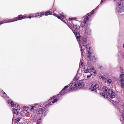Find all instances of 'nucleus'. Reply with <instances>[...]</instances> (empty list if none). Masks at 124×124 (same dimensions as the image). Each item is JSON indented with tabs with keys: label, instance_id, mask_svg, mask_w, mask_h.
Instances as JSON below:
<instances>
[{
	"label": "nucleus",
	"instance_id": "nucleus-1",
	"mask_svg": "<svg viewBox=\"0 0 124 124\" xmlns=\"http://www.w3.org/2000/svg\"><path fill=\"white\" fill-rule=\"evenodd\" d=\"M102 90L103 92L100 93V95L101 97L104 98H108L111 99L115 97V93L106 86L103 87Z\"/></svg>",
	"mask_w": 124,
	"mask_h": 124
},
{
	"label": "nucleus",
	"instance_id": "nucleus-2",
	"mask_svg": "<svg viewBox=\"0 0 124 124\" xmlns=\"http://www.w3.org/2000/svg\"><path fill=\"white\" fill-rule=\"evenodd\" d=\"M34 17V15H33L31 14L27 17L26 16L24 15L23 16L22 15H18L17 17L13 18L12 19H9L8 20V22H11L14 21H16L17 20H22L25 18H31V17Z\"/></svg>",
	"mask_w": 124,
	"mask_h": 124
},
{
	"label": "nucleus",
	"instance_id": "nucleus-3",
	"mask_svg": "<svg viewBox=\"0 0 124 124\" xmlns=\"http://www.w3.org/2000/svg\"><path fill=\"white\" fill-rule=\"evenodd\" d=\"M116 8L117 12L121 13L124 11V7L121 2L117 3L116 5Z\"/></svg>",
	"mask_w": 124,
	"mask_h": 124
},
{
	"label": "nucleus",
	"instance_id": "nucleus-4",
	"mask_svg": "<svg viewBox=\"0 0 124 124\" xmlns=\"http://www.w3.org/2000/svg\"><path fill=\"white\" fill-rule=\"evenodd\" d=\"M54 11L53 12V15L57 17L58 18L61 20L62 21H63V19L65 17L66 15L65 14H64V13L62 12L61 13L59 14L58 15L56 14L54 12Z\"/></svg>",
	"mask_w": 124,
	"mask_h": 124
},
{
	"label": "nucleus",
	"instance_id": "nucleus-5",
	"mask_svg": "<svg viewBox=\"0 0 124 124\" xmlns=\"http://www.w3.org/2000/svg\"><path fill=\"white\" fill-rule=\"evenodd\" d=\"M91 87L92 91L97 92V90L99 87V85L96 84H93L91 85Z\"/></svg>",
	"mask_w": 124,
	"mask_h": 124
},
{
	"label": "nucleus",
	"instance_id": "nucleus-6",
	"mask_svg": "<svg viewBox=\"0 0 124 124\" xmlns=\"http://www.w3.org/2000/svg\"><path fill=\"white\" fill-rule=\"evenodd\" d=\"M46 108L45 107H42L41 108H39L36 110V112L38 114L42 113L45 110Z\"/></svg>",
	"mask_w": 124,
	"mask_h": 124
},
{
	"label": "nucleus",
	"instance_id": "nucleus-7",
	"mask_svg": "<svg viewBox=\"0 0 124 124\" xmlns=\"http://www.w3.org/2000/svg\"><path fill=\"white\" fill-rule=\"evenodd\" d=\"M88 58H89L93 62H96V59L94 55H92L91 53L89 54H88Z\"/></svg>",
	"mask_w": 124,
	"mask_h": 124
},
{
	"label": "nucleus",
	"instance_id": "nucleus-8",
	"mask_svg": "<svg viewBox=\"0 0 124 124\" xmlns=\"http://www.w3.org/2000/svg\"><path fill=\"white\" fill-rule=\"evenodd\" d=\"M85 33L87 35H90L91 33V30L88 25L86 26L85 30Z\"/></svg>",
	"mask_w": 124,
	"mask_h": 124
},
{
	"label": "nucleus",
	"instance_id": "nucleus-9",
	"mask_svg": "<svg viewBox=\"0 0 124 124\" xmlns=\"http://www.w3.org/2000/svg\"><path fill=\"white\" fill-rule=\"evenodd\" d=\"M76 86V84H73L70 86V89H69L70 91L76 90L77 89V88L78 87Z\"/></svg>",
	"mask_w": 124,
	"mask_h": 124
},
{
	"label": "nucleus",
	"instance_id": "nucleus-10",
	"mask_svg": "<svg viewBox=\"0 0 124 124\" xmlns=\"http://www.w3.org/2000/svg\"><path fill=\"white\" fill-rule=\"evenodd\" d=\"M44 15V13L43 12H40L36 13L35 15V17L39 16V17L43 16Z\"/></svg>",
	"mask_w": 124,
	"mask_h": 124
},
{
	"label": "nucleus",
	"instance_id": "nucleus-11",
	"mask_svg": "<svg viewBox=\"0 0 124 124\" xmlns=\"http://www.w3.org/2000/svg\"><path fill=\"white\" fill-rule=\"evenodd\" d=\"M12 112H13V116H16L18 113V109H16L15 108H13Z\"/></svg>",
	"mask_w": 124,
	"mask_h": 124
},
{
	"label": "nucleus",
	"instance_id": "nucleus-12",
	"mask_svg": "<svg viewBox=\"0 0 124 124\" xmlns=\"http://www.w3.org/2000/svg\"><path fill=\"white\" fill-rule=\"evenodd\" d=\"M76 84V86H77L78 87H79V86H82L84 85V83L82 81L80 80Z\"/></svg>",
	"mask_w": 124,
	"mask_h": 124
},
{
	"label": "nucleus",
	"instance_id": "nucleus-13",
	"mask_svg": "<svg viewBox=\"0 0 124 124\" xmlns=\"http://www.w3.org/2000/svg\"><path fill=\"white\" fill-rule=\"evenodd\" d=\"M85 47L87 51V54H88L91 53V52L90 51H89L90 50L91 51V47H89L88 45H86L85 46Z\"/></svg>",
	"mask_w": 124,
	"mask_h": 124
},
{
	"label": "nucleus",
	"instance_id": "nucleus-14",
	"mask_svg": "<svg viewBox=\"0 0 124 124\" xmlns=\"http://www.w3.org/2000/svg\"><path fill=\"white\" fill-rule=\"evenodd\" d=\"M51 105V102L50 101H48L45 102L44 104V105L45 107H45H46V108L48 107L50 105Z\"/></svg>",
	"mask_w": 124,
	"mask_h": 124
},
{
	"label": "nucleus",
	"instance_id": "nucleus-15",
	"mask_svg": "<svg viewBox=\"0 0 124 124\" xmlns=\"http://www.w3.org/2000/svg\"><path fill=\"white\" fill-rule=\"evenodd\" d=\"M82 39V46H85L86 44L87 40L85 38H84L83 37Z\"/></svg>",
	"mask_w": 124,
	"mask_h": 124
},
{
	"label": "nucleus",
	"instance_id": "nucleus-16",
	"mask_svg": "<svg viewBox=\"0 0 124 124\" xmlns=\"http://www.w3.org/2000/svg\"><path fill=\"white\" fill-rule=\"evenodd\" d=\"M66 91L63 89H62L61 92L59 94H58L57 95V96H59V95H60L61 96L65 94L66 93Z\"/></svg>",
	"mask_w": 124,
	"mask_h": 124
},
{
	"label": "nucleus",
	"instance_id": "nucleus-17",
	"mask_svg": "<svg viewBox=\"0 0 124 124\" xmlns=\"http://www.w3.org/2000/svg\"><path fill=\"white\" fill-rule=\"evenodd\" d=\"M89 18L88 17L86 16H85V19H84V25H82V28L85 25V24H86V22L89 19Z\"/></svg>",
	"mask_w": 124,
	"mask_h": 124
},
{
	"label": "nucleus",
	"instance_id": "nucleus-18",
	"mask_svg": "<svg viewBox=\"0 0 124 124\" xmlns=\"http://www.w3.org/2000/svg\"><path fill=\"white\" fill-rule=\"evenodd\" d=\"M92 70L91 68L90 69H89L88 68V67L87 69H85V67H84V72L85 73H86L88 72H91Z\"/></svg>",
	"mask_w": 124,
	"mask_h": 124
},
{
	"label": "nucleus",
	"instance_id": "nucleus-19",
	"mask_svg": "<svg viewBox=\"0 0 124 124\" xmlns=\"http://www.w3.org/2000/svg\"><path fill=\"white\" fill-rule=\"evenodd\" d=\"M94 11L95 10L94 9L91 12L88 13L86 15L89 18H90L91 16L93 14L94 12Z\"/></svg>",
	"mask_w": 124,
	"mask_h": 124
},
{
	"label": "nucleus",
	"instance_id": "nucleus-20",
	"mask_svg": "<svg viewBox=\"0 0 124 124\" xmlns=\"http://www.w3.org/2000/svg\"><path fill=\"white\" fill-rule=\"evenodd\" d=\"M44 15L46 16H47L48 15H52L53 13L52 12L50 11H48L45 12Z\"/></svg>",
	"mask_w": 124,
	"mask_h": 124
},
{
	"label": "nucleus",
	"instance_id": "nucleus-21",
	"mask_svg": "<svg viewBox=\"0 0 124 124\" xmlns=\"http://www.w3.org/2000/svg\"><path fill=\"white\" fill-rule=\"evenodd\" d=\"M25 111L24 110H22L20 112V115L21 116H24L25 115Z\"/></svg>",
	"mask_w": 124,
	"mask_h": 124
},
{
	"label": "nucleus",
	"instance_id": "nucleus-22",
	"mask_svg": "<svg viewBox=\"0 0 124 124\" xmlns=\"http://www.w3.org/2000/svg\"><path fill=\"white\" fill-rule=\"evenodd\" d=\"M77 39L78 41H81L80 36L79 33H78L77 35L75 36Z\"/></svg>",
	"mask_w": 124,
	"mask_h": 124
},
{
	"label": "nucleus",
	"instance_id": "nucleus-23",
	"mask_svg": "<svg viewBox=\"0 0 124 124\" xmlns=\"http://www.w3.org/2000/svg\"><path fill=\"white\" fill-rule=\"evenodd\" d=\"M1 95L2 97L4 98L6 96V94L5 92L2 91L1 93Z\"/></svg>",
	"mask_w": 124,
	"mask_h": 124
},
{
	"label": "nucleus",
	"instance_id": "nucleus-24",
	"mask_svg": "<svg viewBox=\"0 0 124 124\" xmlns=\"http://www.w3.org/2000/svg\"><path fill=\"white\" fill-rule=\"evenodd\" d=\"M21 119V118L20 117H19L17 118L16 119H15V122L16 123H17Z\"/></svg>",
	"mask_w": 124,
	"mask_h": 124
},
{
	"label": "nucleus",
	"instance_id": "nucleus-25",
	"mask_svg": "<svg viewBox=\"0 0 124 124\" xmlns=\"http://www.w3.org/2000/svg\"><path fill=\"white\" fill-rule=\"evenodd\" d=\"M57 95H55V96H53L52 97H51L50 99L48 101H50L51 102V100H52L53 99H54L55 97H56L57 96Z\"/></svg>",
	"mask_w": 124,
	"mask_h": 124
},
{
	"label": "nucleus",
	"instance_id": "nucleus-26",
	"mask_svg": "<svg viewBox=\"0 0 124 124\" xmlns=\"http://www.w3.org/2000/svg\"><path fill=\"white\" fill-rule=\"evenodd\" d=\"M80 47L81 48L80 50L81 51V54L83 55V49H82V47L80 45Z\"/></svg>",
	"mask_w": 124,
	"mask_h": 124
},
{
	"label": "nucleus",
	"instance_id": "nucleus-27",
	"mask_svg": "<svg viewBox=\"0 0 124 124\" xmlns=\"http://www.w3.org/2000/svg\"><path fill=\"white\" fill-rule=\"evenodd\" d=\"M124 77V74L122 73V74H121L120 76V78H121V79L123 78H123Z\"/></svg>",
	"mask_w": 124,
	"mask_h": 124
},
{
	"label": "nucleus",
	"instance_id": "nucleus-28",
	"mask_svg": "<svg viewBox=\"0 0 124 124\" xmlns=\"http://www.w3.org/2000/svg\"><path fill=\"white\" fill-rule=\"evenodd\" d=\"M41 118H40L37 121V124H39L41 122Z\"/></svg>",
	"mask_w": 124,
	"mask_h": 124
},
{
	"label": "nucleus",
	"instance_id": "nucleus-29",
	"mask_svg": "<svg viewBox=\"0 0 124 124\" xmlns=\"http://www.w3.org/2000/svg\"><path fill=\"white\" fill-rule=\"evenodd\" d=\"M73 28L77 30L78 28V26L77 25H74L73 24Z\"/></svg>",
	"mask_w": 124,
	"mask_h": 124
},
{
	"label": "nucleus",
	"instance_id": "nucleus-30",
	"mask_svg": "<svg viewBox=\"0 0 124 124\" xmlns=\"http://www.w3.org/2000/svg\"><path fill=\"white\" fill-rule=\"evenodd\" d=\"M120 71L122 73H124V70H123V68L122 67H120Z\"/></svg>",
	"mask_w": 124,
	"mask_h": 124
},
{
	"label": "nucleus",
	"instance_id": "nucleus-31",
	"mask_svg": "<svg viewBox=\"0 0 124 124\" xmlns=\"http://www.w3.org/2000/svg\"><path fill=\"white\" fill-rule=\"evenodd\" d=\"M57 99H54L52 101V103H54L55 102H56L58 101Z\"/></svg>",
	"mask_w": 124,
	"mask_h": 124
},
{
	"label": "nucleus",
	"instance_id": "nucleus-32",
	"mask_svg": "<svg viewBox=\"0 0 124 124\" xmlns=\"http://www.w3.org/2000/svg\"><path fill=\"white\" fill-rule=\"evenodd\" d=\"M70 85L69 84V85H67V86H65L63 89L65 90L66 89H67L68 87L69 86L70 87Z\"/></svg>",
	"mask_w": 124,
	"mask_h": 124
},
{
	"label": "nucleus",
	"instance_id": "nucleus-33",
	"mask_svg": "<svg viewBox=\"0 0 124 124\" xmlns=\"http://www.w3.org/2000/svg\"><path fill=\"white\" fill-rule=\"evenodd\" d=\"M10 104L13 107L14 106V102L11 100V101Z\"/></svg>",
	"mask_w": 124,
	"mask_h": 124
},
{
	"label": "nucleus",
	"instance_id": "nucleus-34",
	"mask_svg": "<svg viewBox=\"0 0 124 124\" xmlns=\"http://www.w3.org/2000/svg\"><path fill=\"white\" fill-rule=\"evenodd\" d=\"M73 32L75 36L77 35L79 33L77 32V31L76 30L74 31Z\"/></svg>",
	"mask_w": 124,
	"mask_h": 124
},
{
	"label": "nucleus",
	"instance_id": "nucleus-35",
	"mask_svg": "<svg viewBox=\"0 0 124 124\" xmlns=\"http://www.w3.org/2000/svg\"><path fill=\"white\" fill-rule=\"evenodd\" d=\"M100 78L101 79L102 78V80H104L106 78H105L104 76H100Z\"/></svg>",
	"mask_w": 124,
	"mask_h": 124
},
{
	"label": "nucleus",
	"instance_id": "nucleus-36",
	"mask_svg": "<svg viewBox=\"0 0 124 124\" xmlns=\"http://www.w3.org/2000/svg\"><path fill=\"white\" fill-rule=\"evenodd\" d=\"M14 106L16 108H20L18 104H15Z\"/></svg>",
	"mask_w": 124,
	"mask_h": 124
},
{
	"label": "nucleus",
	"instance_id": "nucleus-37",
	"mask_svg": "<svg viewBox=\"0 0 124 124\" xmlns=\"http://www.w3.org/2000/svg\"><path fill=\"white\" fill-rule=\"evenodd\" d=\"M78 77L76 76H75L74 78V80H75L76 81H77L78 80Z\"/></svg>",
	"mask_w": 124,
	"mask_h": 124
},
{
	"label": "nucleus",
	"instance_id": "nucleus-38",
	"mask_svg": "<svg viewBox=\"0 0 124 124\" xmlns=\"http://www.w3.org/2000/svg\"><path fill=\"white\" fill-rule=\"evenodd\" d=\"M98 68L99 69H100L101 70H103L104 69L103 67H102L101 66H99Z\"/></svg>",
	"mask_w": 124,
	"mask_h": 124
},
{
	"label": "nucleus",
	"instance_id": "nucleus-39",
	"mask_svg": "<svg viewBox=\"0 0 124 124\" xmlns=\"http://www.w3.org/2000/svg\"><path fill=\"white\" fill-rule=\"evenodd\" d=\"M107 81L108 82L110 83H111L112 81V80L111 79L107 80Z\"/></svg>",
	"mask_w": 124,
	"mask_h": 124
},
{
	"label": "nucleus",
	"instance_id": "nucleus-40",
	"mask_svg": "<svg viewBox=\"0 0 124 124\" xmlns=\"http://www.w3.org/2000/svg\"><path fill=\"white\" fill-rule=\"evenodd\" d=\"M92 75V74H91L90 75H87V78H89L91 77V76Z\"/></svg>",
	"mask_w": 124,
	"mask_h": 124
},
{
	"label": "nucleus",
	"instance_id": "nucleus-41",
	"mask_svg": "<svg viewBox=\"0 0 124 124\" xmlns=\"http://www.w3.org/2000/svg\"><path fill=\"white\" fill-rule=\"evenodd\" d=\"M11 100H9L7 101V103L8 104H9Z\"/></svg>",
	"mask_w": 124,
	"mask_h": 124
},
{
	"label": "nucleus",
	"instance_id": "nucleus-42",
	"mask_svg": "<svg viewBox=\"0 0 124 124\" xmlns=\"http://www.w3.org/2000/svg\"><path fill=\"white\" fill-rule=\"evenodd\" d=\"M106 0H102L101 1V4L103 3Z\"/></svg>",
	"mask_w": 124,
	"mask_h": 124
},
{
	"label": "nucleus",
	"instance_id": "nucleus-43",
	"mask_svg": "<svg viewBox=\"0 0 124 124\" xmlns=\"http://www.w3.org/2000/svg\"><path fill=\"white\" fill-rule=\"evenodd\" d=\"M34 108V107L33 106H32V107H31V110H32Z\"/></svg>",
	"mask_w": 124,
	"mask_h": 124
},
{
	"label": "nucleus",
	"instance_id": "nucleus-44",
	"mask_svg": "<svg viewBox=\"0 0 124 124\" xmlns=\"http://www.w3.org/2000/svg\"><path fill=\"white\" fill-rule=\"evenodd\" d=\"M124 119V111H123L122 113Z\"/></svg>",
	"mask_w": 124,
	"mask_h": 124
},
{
	"label": "nucleus",
	"instance_id": "nucleus-45",
	"mask_svg": "<svg viewBox=\"0 0 124 124\" xmlns=\"http://www.w3.org/2000/svg\"><path fill=\"white\" fill-rule=\"evenodd\" d=\"M73 18H69V20H73Z\"/></svg>",
	"mask_w": 124,
	"mask_h": 124
},
{
	"label": "nucleus",
	"instance_id": "nucleus-46",
	"mask_svg": "<svg viewBox=\"0 0 124 124\" xmlns=\"http://www.w3.org/2000/svg\"><path fill=\"white\" fill-rule=\"evenodd\" d=\"M81 66H83V63L82 62H81Z\"/></svg>",
	"mask_w": 124,
	"mask_h": 124
},
{
	"label": "nucleus",
	"instance_id": "nucleus-47",
	"mask_svg": "<svg viewBox=\"0 0 124 124\" xmlns=\"http://www.w3.org/2000/svg\"><path fill=\"white\" fill-rule=\"evenodd\" d=\"M122 57L124 59V53L123 54Z\"/></svg>",
	"mask_w": 124,
	"mask_h": 124
},
{
	"label": "nucleus",
	"instance_id": "nucleus-48",
	"mask_svg": "<svg viewBox=\"0 0 124 124\" xmlns=\"http://www.w3.org/2000/svg\"><path fill=\"white\" fill-rule=\"evenodd\" d=\"M116 102H119V101H118L117 100L116 101Z\"/></svg>",
	"mask_w": 124,
	"mask_h": 124
},
{
	"label": "nucleus",
	"instance_id": "nucleus-49",
	"mask_svg": "<svg viewBox=\"0 0 124 124\" xmlns=\"http://www.w3.org/2000/svg\"><path fill=\"white\" fill-rule=\"evenodd\" d=\"M123 47L124 48V44L123 45Z\"/></svg>",
	"mask_w": 124,
	"mask_h": 124
}]
</instances>
